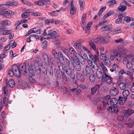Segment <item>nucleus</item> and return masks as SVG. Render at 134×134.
<instances>
[{
  "label": "nucleus",
  "mask_w": 134,
  "mask_h": 134,
  "mask_svg": "<svg viewBox=\"0 0 134 134\" xmlns=\"http://www.w3.org/2000/svg\"><path fill=\"white\" fill-rule=\"evenodd\" d=\"M123 63L124 64H126V67L127 69L130 70L132 67V64L130 61H129L127 58H125L123 61Z\"/></svg>",
  "instance_id": "ddd939ff"
},
{
  "label": "nucleus",
  "mask_w": 134,
  "mask_h": 134,
  "mask_svg": "<svg viewBox=\"0 0 134 134\" xmlns=\"http://www.w3.org/2000/svg\"><path fill=\"white\" fill-rule=\"evenodd\" d=\"M12 14V11L10 10H1L0 12V15L6 18H10V15Z\"/></svg>",
  "instance_id": "39448f33"
},
{
  "label": "nucleus",
  "mask_w": 134,
  "mask_h": 134,
  "mask_svg": "<svg viewBox=\"0 0 134 134\" xmlns=\"http://www.w3.org/2000/svg\"><path fill=\"white\" fill-rule=\"evenodd\" d=\"M72 55L71 56L74 57L76 56V53L75 52L74 48L72 47L70 48L69 50Z\"/></svg>",
  "instance_id": "473e14b6"
},
{
  "label": "nucleus",
  "mask_w": 134,
  "mask_h": 134,
  "mask_svg": "<svg viewBox=\"0 0 134 134\" xmlns=\"http://www.w3.org/2000/svg\"><path fill=\"white\" fill-rule=\"evenodd\" d=\"M119 91L117 88L114 87H112L110 90V93L112 96H115L118 94Z\"/></svg>",
  "instance_id": "dca6fc26"
},
{
  "label": "nucleus",
  "mask_w": 134,
  "mask_h": 134,
  "mask_svg": "<svg viewBox=\"0 0 134 134\" xmlns=\"http://www.w3.org/2000/svg\"><path fill=\"white\" fill-rule=\"evenodd\" d=\"M12 6L13 7L16 6L18 4L17 2L15 1H12Z\"/></svg>",
  "instance_id": "774afa93"
},
{
  "label": "nucleus",
  "mask_w": 134,
  "mask_h": 134,
  "mask_svg": "<svg viewBox=\"0 0 134 134\" xmlns=\"http://www.w3.org/2000/svg\"><path fill=\"white\" fill-rule=\"evenodd\" d=\"M122 95L124 97H126L130 94L129 91L127 90H124L122 92Z\"/></svg>",
  "instance_id": "f704fd0d"
},
{
  "label": "nucleus",
  "mask_w": 134,
  "mask_h": 134,
  "mask_svg": "<svg viewBox=\"0 0 134 134\" xmlns=\"http://www.w3.org/2000/svg\"><path fill=\"white\" fill-rule=\"evenodd\" d=\"M89 57L91 59L93 60L94 63L96 65L97 67H99L101 65V62L100 60L97 55L90 54Z\"/></svg>",
  "instance_id": "20e7f679"
},
{
  "label": "nucleus",
  "mask_w": 134,
  "mask_h": 134,
  "mask_svg": "<svg viewBox=\"0 0 134 134\" xmlns=\"http://www.w3.org/2000/svg\"><path fill=\"white\" fill-rule=\"evenodd\" d=\"M49 14L53 16H57L58 14L57 13V11H53L49 13Z\"/></svg>",
  "instance_id": "09e8293b"
},
{
  "label": "nucleus",
  "mask_w": 134,
  "mask_h": 134,
  "mask_svg": "<svg viewBox=\"0 0 134 134\" xmlns=\"http://www.w3.org/2000/svg\"><path fill=\"white\" fill-rule=\"evenodd\" d=\"M118 50H117L122 54L126 52L127 51V49L122 46H119L118 47Z\"/></svg>",
  "instance_id": "412c9836"
},
{
  "label": "nucleus",
  "mask_w": 134,
  "mask_h": 134,
  "mask_svg": "<svg viewBox=\"0 0 134 134\" xmlns=\"http://www.w3.org/2000/svg\"><path fill=\"white\" fill-rule=\"evenodd\" d=\"M99 43H102L104 42H106L105 41V39L103 37L102 38H100V37H99Z\"/></svg>",
  "instance_id": "3c124183"
},
{
  "label": "nucleus",
  "mask_w": 134,
  "mask_h": 134,
  "mask_svg": "<svg viewBox=\"0 0 134 134\" xmlns=\"http://www.w3.org/2000/svg\"><path fill=\"white\" fill-rule=\"evenodd\" d=\"M125 74L129 75L130 77H131L132 75V73L129 71L125 72Z\"/></svg>",
  "instance_id": "0e129e2a"
},
{
  "label": "nucleus",
  "mask_w": 134,
  "mask_h": 134,
  "mask_svg": "<svg viewBox=\"0 0 134 134\" xmlns=\"http://www.w3.org/2000/svg\"><path fill=\"white\" fill-rule=\"evenodd\" d=\"M117 83L118 85L119 86L121 90H124L125 89L126 84L125 83L118 81Z\"/></svg>",
  "instance_id": "6ab92c4d"
},
{
  "label": "nucleus",
  "mask_w": 134,
  "mask_h": 134,
  "mask_svg": "<svg viewBox=\"0 0 134 134\" xmlns=\"http://www.w3.org/2000/svg\"><path fill=\"white\" fill-rule=\"evenodd\" d=\"M17 67L18 70H17V71H20V77L21 75V73L24 74H25L26 70V65L24 63L22 64L19 65L18 66H17Z\"/></svg>",
  "instance_id": "0eeeda50"
},
{
  "label": "nucleus",
  "mask_w": 134,
  "mask_h": 134,
  "mask_svg": "<svg viewBox=\"0 0 134 134\" xmlns=\"http://www.w3.org/2000/svg\"><path fill=\"white\" fill-rule=\"evenodd\" d=\"M70 6L71 7V8L70 9V14L71 15H72L76 12V8L74 6L72 0L70 2Z\"/></svg>",
  "instance_id": "f3484780"
},
{
  "label": "nucleus",
  "mask_w": 134,
  "mask_h": 134,
  "mask_svg": "<svg viewBox=\"0 0 134 134\" xmlns=\"http://www.w3.org/2000/svg\"><path fill=\"white\" fill-rule=\"evenodd\" d=\"M64 70L65 71H64V72H65L66 74L68 76H70V77L72 79H74L75 78V75H73L71 71V69L69 68V69L66 70L65 69L66 68L64 67H63Z\"/></svg>",
  "instance_id": "2eb2a0df"
},
{
  "label": "nucleus",
  "mask_w": 134,
  "mask_h": 134,
  "mask_svg": "<svg viewBox=\"0 0 134 134\" xmlns=\"http://www.w3.org/2000/svg\"><path fill=\"white\" fill-rule=\"evenodd\" d=\"M11 24L10 21L8 20H4L2 21L0 23L1 25L8 26Z\"/></svg>",
  "instance_id": "393cba45"
},
{
  "label": "nucleus",
  "mask_w": 134,
  "mask_h": 134,
  "mask_svg": "<svg viewBox=\"0 0 134 134\" xmlns=\"http://www.w3.org/2000/svg\"><path fill=\"white\" fill-rule=\"evenodd\" d=\"M12 32L11 30H6L5 29L4 27L3 26L0 27V34L1 35H8L10 34Z\"/></svg>",
  "instance_id": "1a4fd4ad"
},
{
  "label": "nucleus",
  "mask_w": 134,
  "mask_h": 134,
  "mask_svg": "<svg viewBox=\"0 0 134 134\" xmlns=\"http://www.w3.org/2000/svg\"><path fill=\"white\" fill-rule=\"evenodd\" d=\"M127 99V97H124L121 96L119 97L118 99L119 104L121 105L125 103Z\"/></svg>",
  "instance_id": "b1692460"
},
{
  "label": "nucleus",
  "mask_w": 134,
  "mask_h": 134,
  "mask_svg": "<svg viewBox=\"0 0 134 134\" xmlns=\"http://www.w3.org/2000/svg\"><path fill=\"white\" fill-rule=\"evenodd\" d=\"M36 32V30H34V29H32L28 31V35H29L32 33H35Z\"/></svg>",
  "instance_id": "4d7b16f0"
},
{
  "label": "nucleus",
  "mask_w": 134,
  "mask_h": 134,
  "mask_svg": "<svg viewBox=\"0 0 134 134\" xmlns=\"http://www.w3.org/2000/svg\"><path fill=\"white\" fill-rule=\"evenodd\" d=\"M124 40L122 38H120L119 39L116 40H115V42L116 43H119L123 41Z\"/></svg>",
  "instance_id": "338daca9"
},
{
  "label": "nucleus",
  "mask_w": 134,
  "mask_h": 134,
  "mask_svg": "<svg viewBox=\"0 0 134 134\" xmlns=\"http://www.w3.org/2000/svg\"><path fill=\"white\" fill-rule=\"evenodd\" d=\"M59 68L61 73L62 78L63 79V81L65 82H67V79L64 73V71L65 70H64L63 67L62 66H59Z\"/></svg>",
  "instance_id": "9d476101"
},
{
  "label": "nucleus",
  "mask_w": 134,
  "mask_h": 134,
  "mask_svg": "<svg viewBox=\"0 0 134 134\" xmlns=\"http://www.w3.org/2000/svg\"><path fill=\"white\" fill-rule=\"evenodd\" d=\"M98 89V87L97 86H95L94 87H92L91 88V90L92 91V94H95L97 89Z\"/></svg>",
  "instance_id": "79ce46f5"
},
{
  "label": "nucleus",
  "mask_w": 134,
  "mask_h": 134,
  "mask_svg": "<svg viewBox=\"0 0 134 134\" xmlns=\"http://www.w3.org/2000/svg\"><path fill=\"white\" fill-rule=\"evenodd\" d=\"M74 47L77 49L81 48V44L80 43H77L75 44Z\"/></svg>",
  "instance_id": "6e6d98bb"
},
{
  "label": "nucleus",
  "mask_w": 134,
  "mask_h": 134,
  "mask_svg": "<svg viewBox=\"0 0 134 134\" xmlns=\"http://www.w3.org/2000/svg\"><path fill=\"white\" fill-rule=\"evenodd\" d=\"M82 49L83 50L85 51H86L87 53L88 54V56H89V55L90 54H91V55H93L91 53L90 51H89L88 49H87L86 47H82Z\"/></svg>",
  "instance_id": "a18cd8bd"
},
{
  "label": "nucleus",
  "mask_w": 134,
  "mask_h": 134,
  "mask_svg": "<svg viewBox=\"0 0 134 134\" xmlns=\"http://www.w3.org/2000/svg\"><path fill=\"white\" fill-rule=\"evenodd\" d=\"M114 55L115 58L116 60L118 61H120L122 59V53H120L117 51L115 50L114 52Z\"/></svg>",
  "instance_id": "9b49d317"
},
{
  "label": "nucleus",
  "mask_w": 134,
  "mask_h": 134,
  "mask_svg": "<svg viewBox=\"0 0 134 134\" xmlns=\"http://www.w3.org/2000/svg\"><path fill=\"white\" fill-rule=\"evenodd\" d=\"M124 20L125 21L129 22L130 21L131 19L130 17L128 16H125L124 18Z\"/></svg>",
  "instance_id": "49530a36"
},
{
  "label": "nucleus",
  "mask_w": 134,
  "mask_h": 134,
  "mask_svg": "<svg viewBox=\"0 0 134 134\" xmlns=\"http://www.w3.org/2000/svg\"><path fill=\"white\" fill-rule=\"evenodd\" d=\"M29 81L31 83H34L35 82V80L31 76H29Z\"/></svg>",
  "instance_id": "052dcab7"
},
{
  "label": "nucleus",
  "mask_w": 134,
  "mask_h": 134,
  "mask_svg": "<svg viewBox=\"0 0 134 134\" xmlns=\"http://www.w3.org/2000/svg\"><path fill=\"white\" fill-rule=\"evenodd\" d=\"M21 1L24 4L27 5L29 6H31L32 5V3L29 1L26 0H21Z\"/></svg>",
  "instance_id": "4c0bfd02"
},
{
  "label": "nucleus",
  "mask_w": 134,
  "mask_h": 134,
  "mask_svg": "<svg viewBox=\"0 0 134 134\" xmlns=\"http://www.w3.org/2000/svg\"><path fill=\"white\" fill-rule=\"evenodd\" d=\"M107 22V20H105L103 21H100L99 22L98 24V26H103L104 25L106 24V23Z\"/></svg>",
  "instance_id": "37998d69"
},
{
  "label": "nucleus",
  "mask_w": 134,
  "mask_h": 134,
  "mask_svg": "<svg viewBox=\"0 0 134 134\" xmlns=\"http://www.w3.org/2000/svg\"><path fill=\"white\" fill-rule=\"evenodd\" d=\"M96 75L99 79H100L101 78V77H102L103 75H102V71L100 68L97 69L96 72Z\"/></svg>",
  "instance_id": "4be33fe9"
},
{
  "label": "nucleus",
  "mask_w": 134,
  "mask_h": 134,
  "mask_svg": "<svg viewBox=\"0 0 134 134\" xmlns=\"http://www.w3.org/2000/svg\"><path fill=\"white\" fill-rule=\"evenodd\" d=\"M12 69L8 71L9 74L12 77L14 75L18 77H20V71H17V70H18L17 66L16 65H14L12 66Z\"/></svg>",
  "instance_id": "f03ea898"
},
{
  "label": "nucleus",
  "mask_w": 134,
  "mask_h": 134,
  "mask_svg": "<svg viewBox=\"0 0 134 134\" xmlns=\"http://www.w3.org/2000/svg\"><path fill=\"white\" fill-rule=\"evenodd\" d=\"M52 52L53 55L55 57H57V55L58 54V53L54 50H52Z\"/></svg>",
  "instance_id": "e2e57ef3"
},
{
  "label": "nucleus",
  "mask_w": 134,
  "mask_h": 134,
  "mask_svg": "<svg viewBox=\"0 0 134 134\" xmlns=\"http://www.w3.org/2000/svg\"><path fill=\"white\" fill-rule=\"evenodd\" d=\"M114 11L112 10L109 12L107 13L103 16V18L105 19L108 16L113 15L114 13Z\"/></svg>",
  "instance_id": "72a5a7b5"
},
{
  "label": "nucleus",
  "mask_w": 134,
  "mask_h": 134,
  "mask_svg": "<svg viewBox=\"0 0 134 134\" xmlns=\"http://www.w3.org/2000/svg\"><path fill=\"white\" fill-rule=\"evenodd\" d=\"M46 29L44 30L43 34V37H42V36H41V39H40V40L42 41L44 39H47L46 38L47 36V34L46 32Z\"/></svg>",
  "instance_id": "58836bf2"
},
{
  "label": "nucleus",
  "mask_w": 134,
  "mask_h": 134,
  "mask_svg": "<svg viewBox=\"0 0 134 134\" xmlns=\"http://www.w3.org/2000/svg\"><path fill=\"white\" fill-rule=\"evenodd\" d=\"M134 112V111L131 109H128L125 110L124 112V115L126 116H131Z\"/></svg>",
  "instance_id": "aec40b11"
},
{
  "label": "nucleus",
  "mask_w": 134,
  "mask_h": 134,
  "mask_svg": "<svg viewBox=\"0 0 134 134\" xmlns=\"http://www.w3.org/2000/svg\"><path fill=\"white\" fill-rule=\"evenodd\" d=\"M87 63L88 65L91 66H91L93 64V63L91 60L89 59H88L87 60Z\"/></svg>",
  "instance_id": "69168bd1"
},
{
  "label": "nucleus",
  "mask_w": 134,
  "mask_h": 134,
  "mask_svg": "<svg viewBox=\"0 0 134 134\" xmlns=\"http://www.w3.org/2000/svg\"><path fill=\"white\" fill-rule=\"evenodd\" d=\"M127 9L126 3H120V5L118 8V10L121 12H123Z\"/></svg>",
  "instance_id": "4468645a"
},
{
  "label": "nucleus",
  "mask_w": 134,
  "mask_h": 134,
  "mask_svg": "<svg viewBox=\"0 0 134 134\" xmlns=\"http://www.w3.org/2000/svg\"><path fill=\"white\" fill-rule=\"evenodd\" d=\"M43 58L44 61L46 63H47L49 62L48 57L47 54L44 53H43L42 54Z\"/></svg>",
  "instance_id": "a878e982"
},
{
  "label": "nucleus",
  "mask_w": 134,
  "mask_h": 134,
  "mask_svg": "<svg viewBox=\"0 0 134 134\" xmlns=\"http://www.w3.org/2000/svg\"><path fill=\"white\" fill-rule=\"evenodd\" d=\"M65 61L69 69H71L72 71L74 70L75 66L73 62H71L70 63L69 60L66 58H65Z\"/></svg>",
  "instance_id": "f8f14e48"
},
{
  "label": "nucleus",
  "mask_w": 134,
  "mask_h": 134,
  "mask_svg": "<svg viewBox=\"0 0 134 134\" xmlns=\"http://www.w3.org/2000/svg\"><path fill=\"white\" fill-rule=\"evenodd\" d=\"M70 60L71 61H73L76 65L80 63L78 57L76 56L73 57L72 56H71Z\"/></svg>",
  "instance_id": "5701e85b"
},
{
  "label": "nucleus",
  "mask_w": 134,
  "mask_h": 134,
  "mask_svg": "<svg viewBox=\"0 0 134 134\" xmlns=\"http://www.w3.org/2000/svg\"><path fill=\"white\" fill-rule=\"evenodd\" d=\"M29 16L28 14L25 12L21 14V16L23 18H26Z\"/></svg>",
  "instance_id": "680f3d73"
},
{
  "label": "nucleus",
  "mask_w": 134,
  "mask_h": 134,
  "mask_svg": "<svg viewBox=\"0 0 134 134\" xmlns=\"http://www.w3.org/2000/svg\"><path fill=\"white\" fill-rule=\"evenodd\" d=\"M99 37H97L92 39L89 43L91 49H92L95 52H97V54H99V52L98 51L97 48L94 43L93 42V41L96 43H99Z\"/></svg>",
  "instance_id": "7ed1b4c3"
},
{
  "label": "nucleus",
  "mask_w": 134,
  "mask_h": 134,
  "mask_svg": "<svg viewBox=\"0 0 134 134\" xmlns=\"http://www.w3.org/2000/svg\"><path fill=\"white\" fill-rule=\"evenodd\" d=\"M111 79V77L108 75H103L101 80L103 82H106L107 83L110 84L112 82Z\"/></svg>",
  "instance_id": "423d86ee"
},
{
  "label": "nucleus",
  "mask_w": 134,
  "mask_h": 134,
  "mask_svg": "<svg viewBox=\"0 0 134 134\" xmlns=\"http://www.w3.org/2000/svg\"><path fill=\"white\" fill-rule=\"evenodd\" d=\"M85 2L83 0H79V3L81 8H82L84 5Z\"/></svg>",
  "instance_id": "de8ad7c7"
},
{
  "label": "nucleus",
  "mask_w": 134,
  "mask_h": 134,
  "mask_svg": "<svg viewBox=\"0 0 134 134\" xmlns=\"http://www.w3.org/2000/svg\"><path fill=\"white\" fill-rule=\"evenodd\" d=\"M58 57L59 61L61 62L62 60H64V58L63 54L62 52H58V54L57 55V57Z\"/></svg>",
  "instance_id": "7c9ffc66"
},
{
  "label": "nucleus",
  "mask_w": 134,
  "mask_h": 134,
  "mask_svg": "<svg viewBox=\"0 0 134 134\" xmlns=\"http://www.w3.org/2000/svg\"><path fill=\"white\" fill-rule=\"evenodd\" d=\"M104 61H105L104 62V64L105 65H110V61L109 59H107V58L106 59H105V60Z\"/></svg>",
  "instance_id": "8fccbe9b"
},
{
  "label": "nucleus",
  "mask_w": 134,
  "mask_h": 134,
  "mask_svg": "<svg viewBox=\"0 0 134 134\" xmlns=\"http://www.w3.org/2000/svg\"><path fill=\"white\" fill-rule=\"evenodd\" d=\"M86 14L85 13L84 14H83L82 18H81V25H83V24L84 23H85L86 21Z\"/></svg>",
  "instance_id": "c9c22d12"
},
{
  "label": "nucleus",
  "mask_w": 134,
  "mask_h": 134,
  "mask_svg": "<svg viewBox=\"0 0 134 134\" xmlns=\"http://www.w3.org/2000/svg\"><path fill=\"white\" fill-rule=\"evenodd\" d=\"M101 68L102 69L103 73L104 74L103 75H107V74L108 70L107 68L104 66L103 64L101 66Z\"/></svg>",
  "instance_id": "c756f323"
},
{
  "label": "nucleus",
  "mask_w": 134,
  "mask_h": 134,
  "mask_svg": "<svg viewBox=\"0 0 134 134\" xmlns=\"http://www.w3.org/2000/svg\"><path fill=\"white\" fill-rule=\"evenodd\" d=\"M55 76L57 79H59L60 78L61 75L60 74L59 71H57V72L55 74Z\"/></svg>",
  "instance_id": "13d9d810"
},
{
  "label": "nucleus",
  "mask_w": 134,
  "mask_h": 134,
  "mask_svg": "<svg viewBox=\"0 0 134 134\" xmlns=\"http://www.w3.org/2000/svg\"><path fill=\"white\" fill-rule=\"evenodd\" d=\"M91 71V68L87 65L85 66V69H83V73L85 76H86L90 73Z\"/></svg>",
  "instance_id": "a211bd4d"
},
{
  "label": "nucleus",
  "mask_w": 134,
  "mask_h": 134,
  "mask_svg": "<svg viewBox=\"0 0 134 134\" xmlns=\"http://www.w3.org/2000/svg\"><path fill=\"white\" fill-rule=\"evenodd\" d=\"M57 34V32L54 29H51L49 30L47 34V39L53 38Z\"/></svg>",
  "instance_id": "6e6552de"
},
{
  "label": "nucleus",
  "mask_w": 134,
  "mask_h": 134,
  "mask_svg": "<svg viewBox=\"0 0 134 134\" xmlns=\"http://www.w3.org/2000/svg\"><path fill=\"white\" fill-rule=\"evenodd\" d=\"M118 102V100L115 98H112L110 99L109 103L112 105H116Z\"/></svg>",
  "instance_id": "cd10ccee"
},
{
  "label": "nucleus",
  "mask_w": 134,
  "mask_h": 134,
  "mask_svg": "<svg viewBox=\"0 0 134 134\" xmlns=\"http://www.w3.org/2000/svg\"><path fill=\"white\" fill-rule=\"evenodd\" d=\"M90 80L91 82H94L95 80V76L94 74H92L90 76Z\"/></svg>",
  "instance_id": "c03bdc74"
},
{
  "label": "nucleus",
  "mask_w": 134,
  "mask_h": 134,
  "mask_svg": "<svg viewBox=\"0 0 134 134\" xmlns=\"http://www.w3.org/2000/svg\"><path fill=\"white\" fill-rule=\"evenodd\" d=\"M8 85L11 87H13L15 85V82L14 80L10 79L8 81Z\"/></svg>",
  "instance_id": "bb28decb"
},
{
  "label": "nucleus",
  "mask_w": 134,
  "mask_h": 134,
  "mask_svg": "<svg viewBox=\"0 0 134 134\" xmlns=\"http://www.w3.org/2000/svg\"><path fill=\"white\" fill-rule=\"evenodd\" d=\"M53 42L54 44L56 45H59L60 44V42L58 38H55L54 39Z\"/></svg>",
  "instance_id": "a19ab883"
},
{
  "label": "nucleus",
  "mask_w": 134,
  "mask_h": 134,
  "mask_svg": "<svg viewBox=\"0 0 134 134\" xmlns=\"http://www.w3.org/2000/svg\"><path fill=\"white\" fill-rule=\"evenodd\" d=\"M106 27L107 30L109 31H112L111 30L112 26L111 25H106Z\"/></svg>",
  "instance_id": "864d4df0"
},
{
  "label": "nucleus",
  "mask_w": 134,
  "mask_h": 134,
  "mask_svg": "<svg viewBox=\"0 0 134 134\" xmlns=\"http://www.w3.org/2000/svg\"><path fill=\"white\" fill-rule=\"evenodd\" d=\"M44 1L43 0H38L34 2L35 4L39 6H42L44 4Z\"/></svg>",
  "instance_id": "2f4dec72"
},
{
  "label": "nucleus",
  "mask_w": 134,
  "mask_h": 134,
  "mask_svg": "<svg viewBox=\"0 0 134 134\" xmlns=\"http://www.w3.org/2000/svg\"><path fill=\"white\" fill-rule=\"evenodd\" d=\"M117 3L116 1L114 0L110 1L108 2V3L111 5H114L116 4Z\"/></svg>",
  "instance_id": "5fc2aeb1"
},
{
  "label": "nucleus",
  "mask_w": 134,
  "mask_h": 134,
  "mask_svg": "<svg viewBox=\"0 0 134 134\" xmlns=\"http://www.w3.org/2000/svg\"><path fill=\"white\" fill-rule=\"evenodd\" d=\"M37 59H36V61L35 63L34 66L33 67L34 68L32 67L31 68H30L29 66V68L28 69L30 74L33 76H34L35 75L34 69L35 70L36 75H38V76H40L41 74V72L40 66L41 59L39 57H37Z\"/></svg>",
  "instance_id": "f257e3e1"
},
{
  "label": "nucleus",
  "mask_w": 134,
  "mask_h": 134,
  "mask_svg": "<svg viewBox=\"0 0 134 134\" xmlns=\"http://www.w3.org/2000/svg\"><path fill=\"white\" fill-rule=\"evenodd\" d=\"M118 66L116 64H114L112 66V68H111L110 70L112 72L114 71H117L118 70Z\"/></svg>",
  "instance_id": "c85d7f7f"
},
{
  "label": "nucleus",
  "mask_w": 134,
  "mask_h": 134,
  "mask_svg": "<svg viewBox=\"0 0 134 134\" xmlns=\"http://www.w3.org/2000/svg\"><path fill=\"white\" fill-rule=\"evenodd\" d=\"M76 70L78 71H80L81 70V66H80V63L76 65Z\"/></svg>",
  "instance_id": "bf43d9fd"
},
{
  "label": "nucleus",
  "mask_w": 134,
  "mask_h": 134,
  "mask_svg": "<svg viewBox=\"0 0 134 134\" xmlns=\"http://www.w3.org/2000/svg\"><path fill=\"white\" fill-rule=\"evenodd\" d=\"M100 58L101 60L104 61L107 58L106 54L104 53H101L100 55Z\"/></svg>",
  "instance_id": "e433bc0d"
},
{
  "label": "nucleus",
  "mask_w": 134,
  "mask_h": 134,
  "mask_svg": "<svg viewBox=\"0 0 134 134\" xmlns=\"http://www.w3.org/2000/svg\"><path fill=\"white\" fill-rule=\"evenodd\" d=\"M108 110L112 112H114L116 110V108L114 107H110L108 108Z\"/></svg>",
  "instance_id": "603ef678"
},
{
  "label": "nucleus",
  "mask_w": 134,
  "mask_h": 134,
  "mask_svg": "<svg viewBox=\"0 0 134 134\" xmlns=\"http://www.w3.org/2000/svg\"><path fill=\"white\" fill-rule=\"evenodd\" d=\"M76 77L77 79L80 80H82L83 78V75L82 74L79 73L76 74Z\"/></svg>",
  "instance_id": "ea45409f"
}]
</instances>
